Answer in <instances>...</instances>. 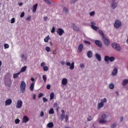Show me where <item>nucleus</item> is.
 I'll use <instances>...</instances> for the list:
<instances>
[{"label":"nucleus","mask_w":128,"mask_h":128,"mask_svg":"<svg viewBox=\"0 0 128 128\" xmlns=\"http://www.w3.org/2000/svg\"><path fill=\"white\" fill-rule=\"evenodd\" d=\"M116 127V123L110 125V128H115Z\"/></svg>","instance_id":"nucleus-38"},{"label":"nucleus","mask_w":128,"mask_h":128,"mask_svg":"<svg viewBox=\"0 0 128 128\" xmlns=\"http://www.w3.org/2000/svg\"><path fill=\"white\" fill-rule=\"evenodd\" d=\"M43 70L44 72H48V66H44L43 67Z\"/></svg>","instance_id":"nucleus-35"},{"label":"nucleus","mask_w":128,"mask_h":128,"mask_svg":"<svg viewBox=\"0 0 128 128\" xmlns=\"http://www.w3.org/2000/svg\"><path fill=\"white\" fill-rule=\"evenodd\" d=\"M118 74V68H114L112 72V76H116Z\"/></svg>","instance_id":"nucleus-21"},{"label":"nucleus","mask_w":128,"mask_h":128,"mask_svg":"<svg viewBox=\"0 0 128 128\" xmlns=\"http://www.w3.org/2000/svg\"><path fill=\"white\" fill-rule=\"evenodd\" d=\"M66 66H70V70H74V62H72L71 64L70 62H66Z\"/></svg>","instance_id":"nucleus-7"},{"label":"nucleus","mask_w":128,"mask_h":128,"mask_svg":"<svg viewBox=\"0 0 128 128\" xmlns=\"http://www.w3.org/2000/svg\"><path fill=\"white\" fill-rule=\"evenodd\" d=\"M115 60H116V58L114 56H111V57H110V58H109V60L111 62H114Z\"/></svg>","instance_id":"nucleus-34"},{"label":"nucleus","mask_w":128,"mask_h":128,"mask_svg":"<svg viewBox=\"0 0 128 128\" xmlns=\"http://www.w3.org/2000/svg\"><path fill=\"white\" fill-rule=\"evenodd\" d=\"M44 116V112L42 111L40 112V116Z\"/></svg>","instance_id":"nucleus-54"},{"label":"nucleus","mask_w":128,"mask_h":128,"mask_svg":"<svg viewBox=\"0 0 128 128\" xmlns=\"http://www.w3.org/2000/svg\"><path fill=\"white\" fill-rule=\"evenodd\" d=\"M12 102V99H8L6 100L5 104L6 106H10Z\"/></svg>","instance_id":"nucleus-15"},{"label":"nucleus","mask_w":128,"mask_h":128,"mask_svg":"<svg viewBox=\"0 0 128 128\" xmlns=\"http://www.w3.org/2000/svg\"><path fill=\"white\" fill-rule=\"evenodd\" d=\"M84 44H90V42L88 41V40H84Z\"/></svg>","instance_id":"nucleus-49"},{"label":"nucleus","mask_w":128,"mask_h":128,"mask_svg":"<svg viewBox=\"0 0 128 128\" xmlns=\"http://www.w3.org/2000/svg\"><path fill=\"white\" fill-rule=\"evenodd\" d=\"M57 34L60 36H62L64 34V29L62 28H58L57 30Z\"/></svg>","instance_id":"nucleus-6"},{"label":"nucleus","mask_w":128,"mask_h":128,"mask_svg":"<svg viewBox=\"0 0 128 128\" xmlns=\"http://www.w3.org/2000/svg\"><path fill=\"white\" fill-rule=\"evenodd\" d=\"M47 90H50V84H48L46 86Z\"/></svg>","instance_id":"nucleus-59"},{"label":"nucleus","mask_w":128,"mask_h":128,"mask_svg":"<svg viewBox=\"0 0 128 128\" xmlns=\"http://www.w3.org/2000/svg\"><path fill=\"white\" fill-rule=\"evenodd\" d=\"M28 120H30V119L28 118V116H24L23 117V119H22L23 123L26 124V122H28Z\"/></svg>","instance_id":"nucleus-14"},{"label":"nucleus","mask_w":128,"mask_h":128,"mask_svg":"<svg viewBox=\"0 0 128 128\" xmlns=\"http://www.w3.org/2000/svg\"><path fill=\"white\" fill-rule=\"evenodd\" d=\"M109 88L110 90H114V84L112 83H110L109 84Z\"/></svg>","instance_id":"nucleus-30"},{"label":"nucleus","mask_w":128,"mask_h":128,"mask_svg":"<svg viewBox=\"0 0 128 128\" xmlns=\"http://www.w3.org/2000/svg\"><path fill=\"white\" fill-rule=\"evenodd\" d=\"M44 22H46L48 20V16H46L44 17Z\"/></svg>","instance_id":"nucleus-58"},{"label":"nucleus","mask_w":128,"mask_h":128,"mask_svg":"<svg viewBox=\"0 0 128 128\" xmlns=\"http://www.w3.org/2000/svg\"><path fill=\"white\" fill-rule=\"evenodd\" d=\"M54 32H56V28L54 27H52V30H51V32L52 34H54Z\"/></svg>","instance_id":"nucleus-48"},{"label":"nucleus","mask_w":128,"mask_h":128,"mask_svg":"<svg viewBox=\"0 0 128 128\" xmlns=\"http://www.w3.org/2000/svg\"><path fill=\"white\" fill-rule=\"evenodd\" d=\"M20 18H24V12H22L20 15Z\"/></svg>","instance_id":"nucleus-56"},{"label":"nucleus","mask_w":128,"mask_h":128,"mask_svg":"<svg viewBox=\"0 0 128 128\" xmlns=\"http://www.w3.org/2000/svg\"><path fill=\"white\" fill-rule=\"evenodd\" d=\"M26 70V66H24L22 67V68H21L19 72H20H20H24L25 70Z\"/></svg>","instance_id":"nucleus-26"},{"label":"nucleus","mask_w":128,"mask_h":128,"mask_svg":"<svg viewBox=\"0 0 128 128\" xmlns=\"http://www.w3.org/2000/svg\"><path fill=\"white\" fill-rule=\"evenodd\" d=\"M4 49L8 48H10V45L8 44H4Z\"/></svg>","instance_id":"nucleus-37"},{"label":"nucleus","mask_w":128,"mask_h":128,"mask_svg":"<svg viewBox=\"0 0 128 128\" xmlns=\"http://www.w3.org/2000/svg\"><path fill=\"white\" fill-rule=\"evenodd\" d=\"M22 106V101L19 100L17 102V104L16 106V108H20Z\"/></svg>","instance_id":"nucleus-10"},{"label":"nucleus","mask_w":128,"mask_h":128,"mask_svg":"<svg viewBox=\"0 0 128 128\" xmlns=\"http://www.w3.org/2000/svg\"><path fill=\"white\" fill-rule=\"evenodd\" d=\"M42 100H43V101L44 102H48V99H46V98L44 97L42 98Z\"/></svg>","instance_id":"nucleus-57"},{"label":"nucleus","mask_w":128,"mask_h":128,"mask_svg":"<svg viewBox=\"0 0 128 128\" xmlns=\"http://www.w3.org/2000/svg\"><path fill=\"white\" fill-rule=\"evenodd\" d=\"M63 10L66 14H68V8H64Z\"/></svg>","instance_id":"nucleus-41"},{"label":"nucleus","mask_w":128,"mask_h":128,"mask_svg":"<svg viewBox=\"0 0 128 128\" xmlns=\"http://www.w3.org/2000/svg\"><path fill=\"white\" fill-rule=\"evenodd\" d=\"M65 120L66 122H68V116L66 115L65 116Z\"/></svg>","instance_id":"nucleus-47"},{"label":"nucleus","mask_w":128,"mask_h":128,"mask_svg":"<svg viewBox=\"0 0 128 128\" xmlns=\"http://www.w3.org/2000/svg\"><path fill=\"white\" fill-rule=\"evenodd\" d=\"M98 32L100 36H102V40L104 38H106V36H104V32H102V30H98Z\"/></svg>","instance_id":"nucleus-17"},{"label":"nucleus","mask_w":128,"mask_h":128,"mask_svg":"<svg viewBox=\"0 0 128 128\" xmlns=\"http://www.w3.org/2000/svg\"><path fill=\"white\" fill-rule=\"evenodd\" d=\"M112 46L113 48L117 50L118 52L120 51L121 48L120 46L118 44L114 42L112 43Z\"/></svg>","instance_id":"nucleus-2"},{"label":"nucleus","mask_w":128,"mask_h":128,"mask_svg":"<svg viewBox=\"0 0 128 128\" xmlns=\"http://www.w3.org/2000/svg\"><path fill=\"white\" fill-rule=\"evenodd\" d=\"M104 44H105V46H110V40H108V38H103V39H102Z\"/></svg>","instance_id":"nucleus-5"},{"label":"nucleus","mask_w":128,"mask_h":128,"mask_svg":"<svg viewBox=\"0 0 128 128\" xmlns=\"http://www.w3.org/2000/svg\"><path fill=\"white\" fill-rule=\"evenodd\" d=\"M34 88V82H33L31 84L30 86V90L31 92H33Z\"/></svg>","instance_id":"nucleus-25"},{"label":"nucleus","mask_w":128,"mask_h":128,"mask_svg":"<svg viewBox=\"0 0 128 128\" xmlns=\"http://www.w3.org/2000/svg\"><path fill=\"white\" fill-rule=\"evenodd\" d=\"M106 114H103L101 116V119H100L99 120L100 124H104L106 122Z\"/></svg>","instance_id":"nucleus-3"},{"label":"nucleus","mask_w":128,"mask_h":128,"mask_svg":"<svg viewBox=\"0 0 128 128\" xmlns=\"http://www.w3.org/2000/svg\"><path fill=\"white\" fill-rule=\"evenodd\" d=\"M54 122H50L47 124V127L49 128H54Z\"/></svg>","instance_id":"nucleus-23"},{"label":"nucleus","mask_w":128,"mask_h":128,"mask_svg":"<svg viewBox=\"0 0 128 128\" xmlns=\"http://www.w3.org/2000/svg\"><path fill=\"white\" fill-rule=\"evenodd\" d=\"M64 114H61V121L62 122V120H64Z\"/></svg>","instance_id":"nucleus-36"},{"label":"nucleus","mask_w":128,"mask_h":128,"mask_svg":"<svg viewBox=\"0 0 128 128\" xmlns=\"http://www.w3.org/2000/svg\"><path fill=\"white\" fill-rule=\"evenodd\" d=\"M38 4H36L33 6L32 10L34 12H36V8H38Z\"/></svg>","instance_id":"nucleus-19"},{"label":"nucleus","mask_w":128,"mask_h":128,"mask_svg":"<svg viewBox=\"0 0 128 128\" xmlns=\"http://www.w3.org/2000/svg\"><path fill=\"white\" fill-rule=\"evenodd\" d=\"M48 114H54V108H51L49 112H48Z\"/></svg>","instance_id":"nucleus-29"},{"label":"nucleus","mask_w":128,"mask_h":128,"mask_svg":"<svg viewBox=\"0 0 128 128\" xmlns=\"http://www.w3.org/2000/svg\"><path fill=\"white\" fill-rule=\"evenodd\" d=\"M5 84L7 86H12V80L10 79H8L6 80H5Z\"/></svg>","instance_id":"nucleus-8"},{"label":"nucleus","mask_w":128,"mask_h":128,"mask_svg":"<svg viewBox=\"0 0 128 128\" xmlns=\"http://www.w3.org/2000/svg\"><path fill=\"white\" fill-rule=\"evenodd\" d=\"M20 122V119L17 118L15 120V124H18Z\"/></svg>","instance_id":"nucleus-42"},{"label":"nucleus","mask_w":128,"mask_h":128,"mask_svg":"<svg viewBox=\"0 0 128 128\" xmlns=\"http://www.w3.org/2000/svg\"><path fill=\"white\" fill-rule=\"evenodd\" d=\"M80 68H84V64H80Z\"/></svg>","instance_id":"nucleus-52"},{"label":"nucleus","mask_w":128,"mask_h":128,"mask_svg":"<svg viewBox=\"0 0 128 128\" xmlns=\"http://www.w3.org/2000/svg\"><path fill=\"white\" fill-rule=\"evenodd\" d=\"M100 100H101V102H102V104H104V102H106V98L102 99Z\"/></svg>","instance_id":"nucleus-43"},{"label":"nucleus","mask_w":128,"mask_h":128,"mask_svg":"<svg viewBox=\"0 0 128 128\" xmlns=\"http://www.w3.org/2000/svg\"><path fill=\"white\" fill-rule=\"evenodd\" d=\"M104 60L106 62H108V60H110V56H106L104 58Z\"/></svg>","instance_id":"nucleus-33"},{"label":"nucleus","mask_w":128,"mask_h":128,"mask_svg":"<svg viewBox=\"0 0 128 128\" xmlns=\"http://www.w3.org/2000/svg\"><path fill=\"white\" fill-rule=\"evenodd\" d=\"M46 50L48 52H50V48L48 46H46Z\"/></svg>","instance_id":"nucleus-40"},{"label":"nucleus","mask_w":128,"mask_h":128,"mask_svg":"<svg viewBox=\"0 0 128 128\" xmlns=\"http://www.w3.org/2000/svg\"><path fill=\"white\" fill-rule=\"evenodd\" d=\"M58 110H60V106L56 107V112H58Z\"/></svg>","instance_id":"nucleus-62"},{"label":"nucleus","mask_w":128,"mask_h":128,"mask_svg":"<svg viewBox=\"0 0 128 128\" xmlns=\"http://www.w3.org/2000/svg\"><path fill=\"white\" fill-rule=\"evenodd\" d=\"M87 120L88 122H90V120H92V116H88L87 118Z\"/></svg>","instance_id":"nucleus-45"},{"label":"nucleus","mask_w":128,"mask_h":128,"mask_svg":"<svg viewBox=\"0 0 128 128\" xmlns=\"http://www.w3.org/2000/svg\"><path fill=\"white\" fill-rule=\"evenodd\" d=\"M42 78H43L44 82H46V75H43Z\"/></svg>","instance_id":"nucleus-39"},{"label":"nucleus","mask_w":128,"mask_h":128,"mask_svg":"<svg viewBox=\"0 0 128 128\" xmlns=\"http://www.w3.org/2000/svg\"><path fill=\"white\" fill-rule=\"evenodd\" d=\"M116 6H118V4L116 2V0H112L111 4V8H113V10H114Z\"/></svg>","instance_id":"nucleus-11"},{"label":"nucleus","mask_w":128,"mask_h":128,"mask_svg":"<svg viewBox=\"0 0 128 128\" xmlns=\"http://www.w3.org/2000/svg\"><path fill=\"white\" fill-rule=\"evenodd\" d=\"M46 66V63L44 62H42L40 64V66L42 68H44V66Z\"/></svg>","instance_id":"nucleus-46"},{"label":"nucleus","mask_w":128,"mask_h":128,"mask_svg":"<svg viewBox=\"0 0 128 128\" xmlns=\"http://www.w3.org/2000/svg\"><path fill=\"white\" fill-rule=\"evenodd\" d=\"M32 98H33V100H36V94H34Z\"/></svg>","instance_id":"nucleus-61"},{"label":"nucleus","mask_w":128,"mask_h":128,"mask_svg":"<svg viewBox=\"0 0 128 128\" xmlns=\"http://www.w3.org/2000/svg\"><path fill=\"white\" fill-rule=\"evenodd\" d=\"M96 24L95 22H91V28H92L94 30H98V28L96 26Z\"/></svg>","instance_id":"nucleus-12"},{"label":"nucleus","mask_w":128,"mask_h":128,"mask_svg":"<svg viewBox=\"0 0 128 128\" xmlns=\"http://www.w3.org/2000/svg\"><path fill=\"white\" fill-rule=\"evenodd\" d=\"M95 14H96V12L94 11L90 12V14L91 16H94Z\"/></svg>","instance_id":"nucleus-44"},{"label":"nucleus","mask_w":128,"mask_h":128,"mask_svg":"<svg viewBox=\"0 0 128 128\" xmlns=\"http://www.w3.org/2000/svg\"><path fill=\"white\" fill-rule=\"evenodd\" d=\"M54 108H58V103H56V102L54 103Z\"/></svg>","instance_id":"nucleus-60"},{"label":"nucleus","mask_w":128,"mask_h":128,"mask_svg":"<svg viewBox=\"0 0 128 128\" xmlns=\"http://www.w3.org/2000/svg\"><path fill=\"white\" fill-rule=\"evenodd\" d=\"M87 56L88 58H92V51H88L87 52Z\"/></svg>","instance_id":"nucleus-22"},{"label":"nucleus","mask_w":128,"mask_h":128,"mask_svg":"<svg viewBox=\"0 0 128 128\" xmlns=\"http://www.w3.org/2000/svg\"><path fill=\"white\" fill-rule=\"evenodd\" d=\"M72 28L74 30H75V32H78L80 30V28L78 27L74 24H72Z\"/></svg>","instance_id":"nucleus-16"},{"label":"nucleus","mask_w":128,"mask_h":128,"mask_svg":"<svg viewBox=\"0 0 128 128\" xmlns=\"http://www.w3.org/2000/svg\"><path fill=\"white\" fill-rule=\"evenodd\" d=\"M95 56L96 60H98V62H100V60H102V57L100 56V55L96 53Z\"/></svg>","instance_id":"nucleus-20"},{"label":"nucleus","mask_w":128,"mask_h":128,"mask_svg":"<svg viewBox=\"0 0 128 128\" xmlns=\"http://www.w3.org/2000/svg\"><path fill=\"white\" fill-rule=\"evenodd\" d=\"M26 84L24 81H22L20 85V89L22 94H24V92H26Z\"/></svg>","instance_id":"nucleus-1"},{"label":"nucleus","mask_w":128,"mask_h":128,"mask_svg":"<svg viewBox=\"0 0 128 128\" xmlns=\"http://www.w3.org/2000/svg\"><path fill=\"white\" fill-rule=\"evenodd\" d=\"M54 93L53 92H52L50 94V100H54Z\"/></svg>","instance_id":"nucleus-32"},{"label":"nucleus","mask_w":128,"mask_h":128,"mask_svg":"<svg viewBox=\"0 0 128 128\" xmlns=\"http://www.w3.org/2000/svg\"><path fill=\"white\" fill-rule=\"evenodd\" d=\"M21 58H24V54H22V56H21Z\"/></svg>","instance_id":"nucleus-63"},{"label":"nucleus","mask_w":128,"mask_h":128,"mask_svg":"<svg viewBox=\"0 0 128 128\" xmlns=\"http://www.w3.org/2000/svg\"><path fill=\"white\" fill-rule=\"evenodd\" d=\"M95 44L97 46H98V48H102V42L100 40H96L95 42Z\"/></svg>","instance_id":"nucleus-9"},{"label":"nucleus","mask_w":128,"mask_h":128,"mask_svg":"<svg viewBox=\"0 0 128 128\" xmlns=\"http://www.w3.org/2000/svg\"><path fill=\"white\" fill-rule=\"evenodd\" d=\"M32 20V17L30 16H28L26 18V20Z\"/></svg>","instance_id":"nucleus-55"},{"label":"nucleus","mask_w":128,"mask_h":128,"mask_svg":"<svg viewBox=\"0 0 128 128\" xmlns=\"http://www.w3.org/2000/svg\"><path fill=\"white\" fill-rule=\"evenodd\" d=\"M18 74H20V72H18V73H16L13 74V78H17L18 76Z\"/></svg>","instance_id":"nucleus-28"},{"label":"nucleus","mask_w":128,"mask_h":128,"mask_svg":"<svg viewBox=\"0 0 128 128\" xmlns=\"http://www.w3.org/2000/svg\"><path fill=\"white\" fill-rule=\"evenodd\" d=\"M104 106V104L102 103V102H101L100 103L98 104V108H102Z\"/></svg>","instance_id":"nucleus-27"},{"label":"nucleus","mask_w":128,"mask_h":128,"mask_svg":"<svg viewBox=\"0 0 128 128\" xmlns=\"http://www.w3.org/2000/svg\"><path fill=\"white\" fill-rule=\"evenodd\" d=\"M44 96V94L42 93H40L38 95V98H42V96Z\"/></svg>","instance_id":"nucleus-53"},{"label":"nucleus","mask_w":128,"mask_h":128,"mask_svg":"<svg viewBox=\"0 0 128 128\" xmlns=\"http://www.w3.org/2000/svg\"><path fill=\"white\" fill-rule=\"evenodd\" d=\"M48 40H50V36H48L46 37V38L44 39V42H48Z\"/></svg>","instance_id":"nucleus-31"},{"label":"nucleus","mask_w":128,"mask_h":128,"mask_svg":"<svg viewBox=\"0 0 128 128\" xmlns=\"http://www.w3.org/2000/svg\"><path fill=\"white\" fill-rule=\"evenodd\" d=\"M62 83L63 86H66V84H68V79L66 78H64L62 80Z\"/></svg>","instance_id":"nucleus-18"},{"label":"nucleus","mask_w":128,"mask_h":128,"mask_svg":"<svg viewBox=\"0 0 128 128\" xmlns=\"http://www.w3.org/2000/svg\"><path fill=\"white\" fill-rule=\"evenodd\" d=\"M120 26H122V22H120V20H116L114 24V28H120Z\"/></svg>","instance_id":"nucleus-4"},{"label":"nucleus","mask_w":128,"mask_h":128,"mask_svg":"<svg viewBox=\"0 0 128 128\" xmlns=\"http://www.w3.org/2000/svg\"><path fill=\"white\" fill-rule=\"evenodd\" d=\"M44 2H46V4H52V2H50L48 0H44Z\"/></svg>","instance_id":"nucleus-50"},{"label":"nucleus","mask_w":128,"mask_h":128,"mask_svg":"<svg viewBox=\"0 0 128 128\" xmlns=\"http://www.w3.org/2000/svg\"><path fill=\"white\" fill-rule=\"evenodd\" d=\"M82 48H84V44H80L78 47V52H82Z\"/></svg>","instance_id":"nucleus-13"},{"label":"nucleus","mask_w":128,"mask_h":128,"mask_svg":"<svg viewBox=\"0 0 128 128\" xmlns=\"http://www.w3.org/2000/svg\"><path fill=\"white\" fill-rule=\"evenodd\" d=\"M128 84V80L124 79V80H123L122 82V86H126Z\"/></svg>","instance_id":"nucleus-24"},{"label":"nucleus","mask_w":128,"mask_h":128,"mask_svg":"<svg viewBox=\"0 0 128 128\" xmlns=\"http://www.w3.org/2000/svg\"><path fill=\"white\" fill-rule=\"evenodd\" d=\"M61 64H62V66L64 65V62L62 61L61 62Z\"/></svg>","instance_id":"nucleus-64"},{"label":"nucleus","mask_w":128,"mask_h":128,"mask_svg":"<svg viewBox=\"0 0 128 128\" xmlns=\"http://www.w3.org/2000/svg\"><path fill=\"white\" fill-rule=\"evenodd\" d=\"M15 22H16V20H15L14 18H12L11 19V22H11L12 24H14Z\"/></svg>","instance_id":"nucleus-51"}]
</instances>
